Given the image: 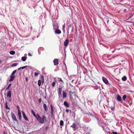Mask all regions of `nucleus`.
<instances>
[{
    "mask_svg": "<svg viewBox=\"0 0 134 134\" xmlns=\"http://www.w3.org/2000/svg\"><path fill=\"white\" fill-rule=\"evenodd\" d=\"M31 112L34 116L36 118L37 121L40 123L43 124L46 122L47 120L46 116H43L41 117L38 114L37 115H36L34 111L32 110H31Z\"/></svg>",
    "mask_w": 134,
    "mask_h": 134,
    "instance_id": "obj_1",
    "label": "nucleus"
},
{
    "mask_svg": "<svg viewBox=\"0 0 134 134\" xmlns=\"http://www.w3.org/2000/svg\"><path fill=\"white\" fill-rule=\"evenodd\" d=\"M70 127L72 128L74 131H76L78 128V127L77 126L75 123H73Z\"/></svg>",
    "mask_w": 134,
    "mask_h": 134,
    "instance_id": "obj_2",
    "label": "nucleus"
},
{
    "mask_svg": "<svg viewBox=\"0 0 134 134\" xmlns=\"http://www.w3.org/2000/svg\"><path fill=\"white\" fill-rule=\"evenodd\" d=\"M11 115L12 119L14 121H16V122H18V120L16 119L15 114L14 113H13L12 112Z\"/></svg>",
    "mask_w": 134,
    "mask_h": 134,
    "instance_id": "obj_3",
    "label": "nucleus"
},
{
    "mask_svg": "<svg viewBox=\"0 0 134 134\" xmlns=\"http://www.w3.org/2000/svg\"><path fill=\"white\" fill-rule=\"evenodd\" d=\"M22 113L23 114V118L24 119L27 121H29V120L28 119L27 117L25 115V114L24 113V112L23 111H22Z\"/></svg>",
    "mask_w": 134,
    "mask_h": 134,
    "instance_id": "obj_4",
    "label": "nucleus"
},
{
    "mask_svg": "<svg viewBox=\"0 0 134 134\" xmlns=\"http://www.w3.org/2000/svg\"><path fill=\"white\" fill-rule=\"evenodd\" d=\"M117 100L118 101L120 102L121 103L122 102L121 97L119 95H118L117 96Z\"/></svg>",
    "mask_w": 134,
    "mask_h": 134,
    "instance_id": "obj_5",
    "label": "nucleus"
},
{
    "mask_svg": "<svg viewBox=\"0 0 134 134\" xmlns=\"http://www.w3.org/2000/svg\"><path fill=\"white\" fill-rule=\"evenodd\" d=\"M102 79L104 82L106 84H107L108 83V81L107 79L104 77H102Z\"/></svg>",
    "mask_w": 134,
    "mask_h": 134,
    "instance_id": "obj_6",
    "label": "nucleus"
},
{
    "mask_svg": "<svg viewBox=\"0 0 134 134\" xmlns=\"http://www.w3.org/2000/svg\"><path fill=\"white\" fill-rule=\"evenodd\" d=\"M7 96L8 98H10L11 97V91H8Z\"/></svg>",
    "mask_w": 134,
    "mask_h": 134,
    "instance_id": "obj_7",
    "label": "nucleus"
},
{
    "mask_svg": "<svg viewBox=\"0 0 134 134\" xmlns=\"http://www.w3.org/2000/svg\"><path fill=\"white\" fill-rule=\"evenodd\" d=\"M53 62L54 65L55 66L57 65L59 63L58 60L57 59H54L53 60Z\"/></svg>",
    "mask_w": 134,
    "mask_h": 134,
    "instance_id": "obj_8",
    "label": "nucleus"
},
{
    "mask_svg": "<svg viewBox=\"0 0 134 134\" xmlns=\"http://www.w3.org/2000/svg\"><path fill=\"white\" fill-rule=\"evenodd\" d=\"M69 43V40L67 39H66L64 42V45L66 47Z\"/></svg>",
    "mask_w": 134,
    "mask_h": 134,
    "instance_id": "obj_9",
    "label": "nucleus"
},
{
    "mask_svg": "<svg viewBox=\"0 0 134 134\" xmlns=\"http://www.w3.org/2000/svg\"><path fill=\"white\" fill-rule=\"evenodd\" d=\"M55 33L56 34H60L61 33V31L59 29H56L55 31Z\"/></svg>",
    "mask_w": 134,
    "mask_h": 134,
    "instance_id": "obj_10",
    "label": "nucleus"
},
{
    "mask_svg": "<svg viewBox=\"0 0 134 134\" xmlns=\"http://www.w3.org/2000/svg\"><path fill=\"white\" fill-rule=\"evenodd\" d=\"M15 77V75H11L10 76V79L9 80V81L11 82V81H12L13 80H14Z\"/></svg>",
    "mask_w": 134,
    "mask_h": 134,
    "instance_id": "obj_11",
    "label": "nucleus"
},
{
    "mask_svg": "<svg viewBox=\"0 0 134 134\" xmlns=\"http://www.w3.org/2000/svg\"><path fill=\"white\" fill-rule=\"evenodd\" d=\"M43 106L45 110L46 111H47L48 108L46 105L44 103L43 104Z\"/></svg>",
    "mask_w": 134,
    "mask_h": 134,
    "instance_id": "obj_12",
    "label": "nucleus"
},
{
    "mask_svg": "<svg viewBox=\"0 0 134 134\" xmlns=\"http://www.w3.org/2000/svg\"><path fill=\"white\" fill-rule=\"evenodd\" d=\"M67 93L64 91L63 92V98L66 97Z\"/></svg>",
    "mask_w": 134,
    "mask_h": 134,
    "instance_id": "obj_13",
    "label": "nucleus"
},
{
    "mask_svg": "<svg viewBox=\"0 0 134 134\" xmlns=\"http://www.w3.org/2000/svg\"><path fill=\"white\" fill-rule=\"evenodd\" d=\"M83 121L85 122L86 123L89 122L90 121V120L88 118H87L84 119H83Z\"/></svg>",
    "mask_w": 134,
    "mask_h": 134,
    "instance_id": "obj_14",
    "label": "nucleus"
},
{
    "mask_svg": "<svg viewBox=\"0 0 134 134\" xmlns=\"http://www.w3.org/2000/svg\"><path fill=\"white\" fill-rule=\"evenodd\" d=\"M64 105L66 106V107H69V104L66 101H64Z\"/></svg>",
    "mask_w": 134,
    "mask_h": 134,
    "instance_id": "obj_15",
    "label": "nucleus"
},
{
    "mask_svg": "<svg viewBox=\"0 0 134 134\" xmlns=\"http://www.w3.org/2000/svg\"><path fill=\"white\" fill-rule=\"evenodd\" d=\"M26 57L24 56L22 57L21 59L23 61L25 62L26 60Z\"/></svg>",
    "mask_w": 134,
    "mask_h": 134,
    "instance_id": "obj_16",
    "label": "nucleus"
},
{
    "mask_svg": "<svg viewBox=\"0 0 134 134\" xmlns=\"http://www.w3.org/2000/svg\"><path fill=\"white\" fill-rule=\"evenodd\" d=\"M8 103L6 101L5 102V108L7 109H9L10 108L8 107L7 105Z\"/></svg>",
    "mask_w": 134,
    "mask_h": 134,
    "instance_id": "obj_17",
    "label": "nucleus"
},
{
    "mask_svg": "<svg viewBox=\"0 0 134 134\" xmlns=\"http://www.w3.org/2000/svg\"><path fill=\"white\" fill-rule=\"evenodd\" d=\"M65 24H64L62 26V30L64 33H65Z\"/></svg>",
    "mask_w": 134,
    "mask_h": 134,
    "instance_id": "obj_18",
    "label": "nucleus"
},
{
    "mask_svg": "<svg viewBox=\"0 0 134 134\" xmlns=\"http://www.w3.org/2000/svg\"><path fill=\"white\" fill-rule=\"evenodd\" d=\"M127 80V78L126 76H124L122 78V80L124 81H126Z\"/></svg>",
    "mask_w": 134,
    "mask_h": 134,
    "instance_id": "obj_19",
    "label": "nucleus"
},
{
    "mask_svg": "<svg viewBox=\"0 0 134 134\" xmlns=\"http://www.w3.org/2000/svg\"><path fill=\"white\" fill-rule=\"evenodd\" d=\"M15 53V52L14 51H12L10 52V54L12 55H14Z\"/></svg>",
    "mask_w": 134,
    "mask_h": 134,
    "instance_id": "obj_20",
    "label": "nucleus"
},
{
    "mask_svg": "<svg viewBox=\"0 0 134 134\" xmlns=\"http://www.w3.org/2000/svg\"><path fill=\"white\" fill-rule=\"evenodd\" d=\"M58 92L61 93L62 91V87L61 86L60 87L58 88Z\"/></svg>",
    "mask_w": 134,
    "mask_h": 134,
    "instance_id": "obj_21",
    "label": "nucleus"
},
{
    "mask_svg": "<svg viewBox=\"0 0 134 134\" xmlns=\"http://www.w3.org/2000/svg\"><path fill=\"white\" fill-rule=\"evenodd\" d=\"M126 95H124L123 96L122 99L124 101H125L126 99Z\"/></svg>",
    "mask_w": 134,
    "mask_h": 134,
    "instance_id": "obj_22",
    "label": "nucleus"
},
{
    "mask_svg": "<svg viewBox=\"0 0 134 134\" xmlns=\"http://www.w3.org/2000/svg\"><path fill=\"white\" fill-rule=\"evenodd\" d=\"M53 28H54V29H55V30L56 29H57L58 28V26L57 25H53Z\"/></svg>",
    "mask_w": 134,
    "mask_h": 134,
    "instance_id": "obj_23",
    "label": "nucleus"
},
{
    "mask_svg": "<svg viewBox=\"0 0 134 134\" xmlns=\"http://www.w3.org/2000/svg\"><path fill=\"white\" fill-rule=\"evenodd\" d=\"M57 79H58L59 81H61L62 83H64V82L62 79L60 78L57 77Z\"/></svg>",
    "mask_w": 134,
    "mask_h": 134,
    "instance_id": "obj_24",
    "label": "nucleus"
},
{
    "mask_svg": "<svg viewBox=\"0 0 134 134\" xmlns=\"http://www.w3.org/2000/svg\"><path fill=\"white\" fill-rule=\"evenodd\" d=\"M38 84L39 86H40L41 84V81L40 80H39L38 82Z\"/></svg>",
    "mask_w": 134,
    "mask_h": 134,
    "instance_id": "obj_25",
    "label": "nucleus"
},
{
    "mask_svg": "<svg viewBox=\"0 0 134 134\" xmlns=\"http://www.w3.org/2000/svg\"><path fill=\"white\" fill-rule=\"evenodd\" d=\"M18 63H14L12 65V66H15L17 65Z\"/></svg>",
    "mask_w": 134,
    "mask_h": 134,
    "instance_id": "obj_26",
    "label": "nucleus"
},
{
    "mask_svg": "<svg viewBox=\"0 0 134 134\" xmlns=\"http://www.w3.org/2000/svg\"><path fill=\"white\" fill-rule=\"evenodd\" d=\"M16 71V70H15L13 71L12 74V75H14L15 74Z\"/></svg>",
    "mask_w": 134,
    "mask_h": 134,
    "instance_id": "obj_27",
    "label": "nucleus"
},
{
    "mask_svg": "<svg viewBox=\"0 0 134 134\" xmlns=\"http://www.w3.org/2000/svg\"><path fill=\"white\" fill-rule=\"evenodd\" d=\"M128 102L130 105H131L132 103V100H130L129 102Z\"/></svg>",
    "mask_w": 134,
    "mask_h": 134,
    "instance_id": "obj_28",
    "label": "nucleus"
},
{
    "mask_svg": "<svg viewBox=\"0 0 134 134\" xmlns=\"http://www.w3.org/2000/svg\"><path fill=\"white\" fill-rule=\"evenodd\" d=\"M64 124V122L63 121L61 120L60 121V124L61 126H62Z\"/></svg>",
    "mask_w": 134,
    "mask_h": 134,
    "instance_id": "obj_29",
    "label": "nucleus"
},
{
    "mask_svg": "<svg viewBox=\"0 0 134 134\" xmlns=\"http://www.w3.org/2000/svg\"><path fill=\"white\" fill-rule=\"evenodd\" d=\"M95 118H96V119H97V120L98 123L99 124H100L101 123L100 121L99 120V119L97 118L96 117H95Z\"/></svg>",
    "mask_w": 134,
    "mask_h": 134,
    "instance_id": "obj_30",
    "label": "nucleus"
},
{
    "mask_svg": "<svg viewBox=\"0 0 134 134\" xmlns=\"http://www.w3.org/2000/svg\"><path fill=\"white\" fill-rule=\"evenodd\" d=\"M51 111H53V106L51 105Z\"/></svg>",
    "mask_w": 134,
    "mask_h": 134,
    "instance_id": "obj_31",
    "label": "nucleus"
},
{
    "mask_svg": "<svg viewBox=\"0 0 134 134\" xmlns=\"http://www.w3.org/2000/svg\"><path fill=\"white\" fill-rule=\"evenodd\" d=\"M55 82H53L52 83V86L53 87H54V85H55Z\"/></svg>",
    "mask_w": 134,
    "mask_h": 134,
    "instance_id": "obj_32",
    "label": "nucleus"
},
{
    "mask_svg": "<svg viewBox=\"0 0 134 134\" xmlns=\"http://www.w3.org/2000/svg\"><path fill=\"white\" fill-rule=\"evenodd\" d=\"M39 74V73H37L36 72H35L34 73V74L35 76H38V75Z\"/></svg>",
    "mask_w": 134,
    "mask_h": 134,
    "instance_id": "obj_33",
    "label": "nucleus"
},
{
    "mask_svg": "<svg viewBox=\"0 0 134 134\" xmlns=\"http://www.w3.org/2000/svg\"><path fill=\"white\" fill-rule=\"evenodd\" d=\"M18 116L19 117V120L20 121H21V118H22V117H21V115H18Z\"/></svg>",
    "mask_w": 134,
    "mask_h": 134,
    "instance_id": "obj_34",
    "label": "nucleus"
},
{
    "mask_svg": "<svg viewBox=\"0 0 134 134\" xmlns=\"http://www.w3.org/2000/svg\"><path fill=\"white\" fill-rule=\"evenodd\" d=\"M114 105H115V104L114 103V106L113 107H111V109L112 110H113L114 109H115Z\"/></svg>",
    "mask_w": 134,
    "mask_h": 134,
    "instance_id": "obj_35",
    "label": "nucleus"
},
{
    "mask_svg": "<svg viewBox=\"0 0 134 134\" xmlns=\"http://www.w3.org/2000/svg\"><path fill=\"white\" fill-rule=\"evenodd\" d=\"M18 115H21V113L20 110L18 111Z\"/></svg>",
    "mask_w": 134,
    "mask_h": 134,
    "instance_id": "obj_36",
    "label": "nucleus"
},
{
    "mask_svg": "<svg viewBox=\"0 0 134 134\" xmlns=\"http://www.w3.org/2000/svg\"><path fill=\"white\" fill-rule=\"evenodd\" d=\"M69 94H73V93H75V92H72L71 91H69Z\"/></svg>",
    "mask_w": 134,
    "mask_h": 134,
    "instance_id": "obj_37",
    "label": "nucleus"
},
{
    "mask_svg": "<svg viewBox=\"0 0 134 134\" xmlns=\"http://www.w3.org/2000/svg\"><path fill=\"white\" fill-rule=\"evenodd\" d=\"M11 85V84H9L8 86V87L6 89V90H8V88H9V87Z\"/></svg>",
    "mask_w": 134,
    "mask_h": 134,
    "instance_id": "obj_38",
    "label": "nucleus"
},
{
    "mask_svg": "<svg viewBox=\"0 0 134 134\" xmlns=\"http://www.w3.org/2000/svg\"><path fill=\"white\" fill-rule=\"evenodd\" d=\"M27 66H24L23 67H21V69H24L26 68Z\"/></svg>",
    "mask_w": 134,
    "mask_h": 134,
    "instance_id": "obj_39",
    "label": "nucleus"
},
{
    "mask_svg": "<svg viewBox=\"0 0 134 134\" xmlns=\"http://www.w3.org/2000/svg\"><path fill=\"white\" fill-rule=\"evenodd\" d=\"M17 107L18 108V111L20 110V108L18 105H17Z\"/></svg>",
    "mask_w": 134,
    "mask_h": 134,
    "instance_id": "obj_40",
    "label": "nucleus"
},
{
    "mask_svg": "<svg viewBox=\"0 0 134 134\" xmlns=\"http://www.w3.org/2000/svg\"><path fill=\"white\" fill-rule=\"evenodd\" d=\"M41 98H40L38 100V101L39 102V103H40L41 102Z\"/></svg>",
    "mask_w": 134,
    "mask_h": 134,
    "instance_id": "obj_41",
    "label": "nucleus"
},
{
    "mask_svg": "<svg viewBox=\"0 0 134 134\" xmlns=\"http://www.w3.org/2000/svg\"><path fill=\"white\" fill-rule=\"evenodd\" d=\"M58 94L59 96H60V95L62 96V92L58 93Z\"/></svg>",
    "mask_w": 134,
    "mask_h": 134,
    "instance_id": "obj_42",
    "label": "nucleus"
},
{
    "mask_svg": "<svg viewBox=\"0 0 134 134\" xmlns=\"http://www.w3.org/2000/svg\"><path fill=\"white\" fill-rule=\"evenodd\" d=\"M25 80L27 82L28 80V77H26L25 78Z\"/></svg>",
    "mask_w": 134,
    "mask_h": 134,
    "instance_id": "obj_43",
    "label": "nucleus"
},
{
    "mask_svg": "<svg viewBox=\"0 0 134 134\" xmlns=\"http://www.w3.org/2000/svg\"><path fill=\"white\" fill-rule=\"evenodd\" d=\"M113 134H117V133L116 132H112Z\"/></svg>",
    "mask_w": 134,
    "mask_h": 134,
    "instance_id": "obj_44",
    "label": "nucleus"
},
{
    "mask_svg": "<svg viewBox=\"0 0 134 134\" xmlns=\"http://www.w3.org/2000/svg\"><path fill=\"white\" fill-rule=\"evenodd\" d=\"M28 55L29 56H31L32 55L30 53H29L28 54Z\"/></svg>",
    "mask_w": 134,
    "mask_h": 134,
    "instance_id": "obj_45",
    "label": "nucleus"
},
{
    "mask_svg": "<svg viewBox=\"0 0 134 134\" xmlns=\"http://www.w3.org/2000/svg\"><path fill=\"white\" fill-rule=\"evenodd\" d=\"M51 113L52 115L53 114V111H51Z\"/></svg>",
    "mask_w": 134,
    "mask_h": 134,
    "instance_id": "obj_46",
    "label": "nucleus"
},
{
    "mask_svg": "<svg viewBox=\"0 0 134 134\" xmlns=\"http://www.w3.org/2000/svg\"><path fill=\"white\" fill-rule=\"evenodd\" d=\"M124 12H126V9H124Z\"/></svg>",
    "mask_w": 134,
    "mask_h": 134,
    "instance_id": "obj_47",
    "label": "nucleus"
},
{
    "mask_svg": "<svg viewBox=\"0 0 134 134\" xmlns=\"http://www.w3.org/2000/svg\"><path fill=\"white\" fill-rule=\"evenodd\" d=\"M66 112H68L69 111V110L68 109H67L66 110Z\"/></svg>",
    "mask_w": 134,
    "mask_h": 134,
    "instance_id": "obj_48",
    "label": "nucleus"
},
{
    "mask_svg": "<svg viewBox=\"0 0 134 134\" xmlns=\"http://www.w3.org/2000/svg\"><path fill=\"white\" fill-rule=\"evenodd\" d=\"M21 69V67H20V68H19L18 69V70H20Z\"/></svg>",
    "mask_w": 134,
    "mask_h": 134,
    "instance_id": "obj_49",
    "label": "nucleus"
},
{
    "mask_svg": "<svg viewBox=\"0 0 134 134\" xmlns=\"http://www.w3.org/2000/svg\"><path fill=\"white\" fill-rule=\"evenodd\" d=\"M133 14H132V15H130V18H131V17H132L133 16Z\"/></svg>",
    "mask_w": 134,
    "mask_h": 134,
    "instance_id": "obj_50",
    "label": "nucleus"
},
{
    "mask_svg": "<svg viewBox=\"0 0 134 134\" xmlns=\"http://www.w3.org/2000/svg\"><path fill=\"white\" fill-rule=\"evenodd\" d=\"M41 48H42L43 49H44V48H41H41H40L39 49H41Z\"/></svg>",
    "mask_w": 134,
    "mask_h": 134,
    "instance_id": "obj_51",
    "label": "nucleus"
},
{
    "mask_svg": "<svg viewBox=\"0 0 134 134\" xmlns=\"http://www.w3.org/2000/svg\"><path fill=\"white\" fill-rule=\"evenodd\" d=\"M3 133H4V134H6V133H5V131H4V132Z\"/></svg>",
    "mask_w": 134,
    "mask_h": 134,
    "instance_id": "obj_52",
    "label": "nucleus"
},
{
    "mask_svg": "<svg viewBox=\"0 0 134 134\" xmlns=\"http://www.w3.org/2000/svg\"><path fill=\"white\" fill-rule=\"evenodd\" d=\"M2 62V61L0 60V64Z\"/></svg>",
    "mask_w": 134,
    "mask_h": 134,
    "instance_id": "obj_53",
    "label": "nucleus"
},
{
    "mask_svg": "<svg viewBox=\"0 0 134 134\" xmlns=\"http://www.w3.org/2000/svg\"><path fill=\"white\" fill-rule=\"evenodd\" d=\"M68 34L69 33V30H68L67 31Z\"/></svg>",
    "mask_w": 134,
    "mask_h": 134,
    "instance_id": "obj_54",
    "label": "nucleus"
},
{
    "mask_svg": "<svg viewBox=\"0 0 134 134\" xmlns=\"http://www.w3.org/2000/svg\"><path fill=\"white\" fill-rule=\"evenodd\" d=\"M43 82H44L43 80V81H42V83H43Z\"/></svg>",
    "mask_w": 134,
    "mask_h": 134,
    "instance_id": "obj_55",
    "label": "nucleus"
},
{
    "mask_svg": "<svg viewBox=\"0 0 134 134\" xmlns=\"http://www.w3.org/2000/svg\"><path fill=\"white\" fill-rule=\"evenodd\" d=\"M109 21V20H108V21H107V23H108V22Z\"/></svg>",
    "mask_w": 134,
    "mask_h": 134,
    "instance_id": "obj_56",
    "label": "nucleus"
},
{
    "mask_svg": "<svg viewBox=\"0 0 134 134\" xmlns=\"http://www.w3.org/2000/svg\"><path fill=\"white\" fill-rule=\"evenodd\" d=\"M42 77H43V76H41V78H42Z\"/></svg>",
    "mask_w": 134,
    "mask_h": 134,
    "instance_id": "obj_57",
    "label": "nucleus"
},
{
    "mask_svg": "<svg viewBox=\"0 0 134 134\" xmlns=\"http://www.w3.org/2000/svg\"><path fill=\"white\" fill-rule=\"evenodd\" d=\"M73 81H74V80H72V82H73Z\"/></svg>",
    "mask_w": 134,
    "mask_h": 134,
    "instance_id": "obj_58",
    "label": "nucleus"
},
{
    "mask_svg": "<svg viewBox=\"0 0 134 134\" xmlns=\"http://www.w3.org/2000/svg\"><path fill=\"white\" fill-rule=\"evenodd\" d=\"M133 26H134V23H133Z\"/></svg>",
    "mask_w": 134,
    "mask_h": 134,
    "instance_id": "obj_59",
    "label": "nucleus"
},
{
    "mask_svg": "<svg viewBox=\"0 0 134 134\" xmlns=\"http://www.w3.org/2000/svg\"><path fill=\"white\" fill-rule=\"evenodd\" d=\"M25 55L26 56L27 55V54H25Z\"/></svg>",
    "mask_w": 134,
    "mask_h": 134,
    "instance_id": "obj_60",
    "label": "nucleus"
}]
</instances>
